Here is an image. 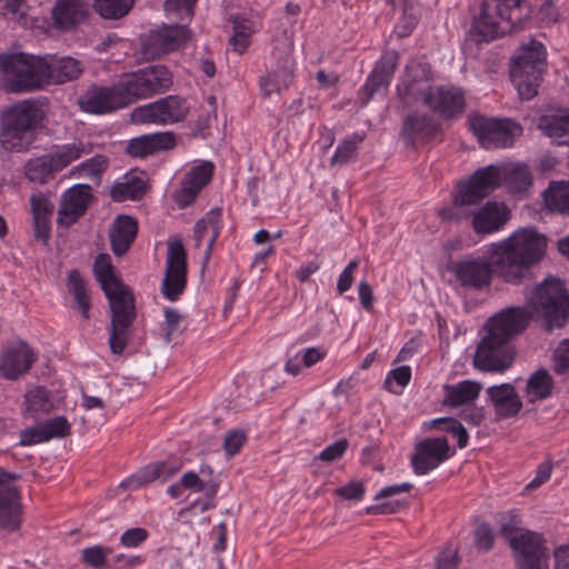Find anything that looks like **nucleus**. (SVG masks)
<instances>
[{"label": "nucleus", "mask_w": 569, "mask_h": 569, "mask_svg": "<svg viewBox=\"0 0 569 569\" xmlns=\"http://www.w3.org/2000/svg\"><path fill=\"white\" fill-rule=\"evenodd\" d=\"M547 238L532 227L515 231L510 237L488 247L481 256H466L450 270L457 284L467 291L480 292L491 286L492 277L518 286L531 279V268L547 250Z\"/></svg>", "instance_id": "obj_1"}, {"label": "nucleus", "mask_w": 569, "mask_h": 569, "mask_svg": "<svg viewBox=\"0 0 569 569\" xmlns=\"http://www.w3.org/2000/svg\"><path fill=\"white\" fill-rule=\"evenodd\" d=\"M501 184V174L496 166L478 169L471 177L457 186L451 204L442 208L439 216L448 222L472 218L476 233L487 234L500 230L510 219L509 209L501 202L488 201L476 207Z\"/></svg>", "instance_id": "obj_2"}, {"label": "nucleus", "mask_w": 569, "mask_h": 569, "mask_svg": "<svg viewBox=\"0 0 569 569\" xmlns=\"http://www.w3.org/2000/svg\"><path fill=\"white\" fill-rule=\"evenodd\" d=\"M93 272L109 301V348L113 355H121L132 336V323L137 316L133 295L114 274L108 253H99L96 257Z\"/></svg>", "instance_id": "obj_3"}, {"label": "nucleus", "mask_w": 569, "mask_h": 569, "mask_svg": "<svg viewBox=\"0 0 569 569\" xmlns=\"http://www.w3.org/2000/svg\"><path fill=\"white\" fill-rule=\"evenodd\" d=\"M523 307H508L506 313L516 322L523 319L521 330L527 329L532 320L547 332L561 329L569 319V291L563 281L548 277L533 289L526 291Z\"/></svg>", "instance_id": "obj_4"}, {"label": "nucleus", "mask_w": 569, "mask_h": 569, "mask_svg": "<svg viewBox=\"0 0 569 569\" xmlns=\"http://www.w3.org/2000/svg\"><path fill=\"white\" fill-rule=\"evenodd\" d=\"M518 323L506 313L505 310L489 318L486 323L487 335L479 342L473 366L483 372L502 373L513 362V349L510 340L522 332L523 319L518 318Z\"/></svg>", "instance_id": "obj_5"}, {"label": "nucleus", "mask_w": 569, "mask_h": 569, "mask_svg": "<svg viewBox=\"0 0 569 569\" xmlns=\"http://www.w3.org/2000/svg\"><path fill=\"white\" fill-rule=\"evenodd\" d=\"M49 74L47 56L0 53V78L9 92L27 93L40 90L48 86Z\"/></svg>", "instance_id": "obj_6"}, {"label": "nucleus", "mask_w": 569, "mask_h": 569, "mask_svg": "<svg viewBox=\"0 0 569 569\" xmlns=\"http://www.w3.org/2000/svg\"><path fill=\"white\" fill-rule=\"evenodd\" d=\"M522 0H485L473 30L480 41H491L523 28L527 14L522 12Z\"/></svg>", "instance_id": "obj_7"}, {"label": "nucleus", "mask_w": 569, "mask_h": 569, "mask_svg": "<svg viewBox=\"0 0 569 569\" xmlns=\"http://www.w3.org/2000/svg\"><path fill=\"white\" fill-rule=\"evenodd\" d=\"M546 49L535 39L523 44L510 66V78L521 99L529 100L538 92L546 69Z\"/></svg>", "instance_id": "obj_8"}, {"label": "nucleus", "mask_w": 569, "mask_h": 569, "mask_svg": "<svg viewBox=\"0 0 569 569\" xmlns=\"http://www.w3.org/2000/svg\"><path fill=\"white\" fill-rule=\"evenodd\" d=\"M116 84L126 107L167 91L172 86V73L167 67L156 64L126 73Z\"/></svg>", "instance_id": "obj_9"}, {"label": "nucleus", "mask_w": 569, "mask_h": 569, "mask_svg": "<svg viewBox=\"0 0 569 569\" xmlns=\"http://www.w3.org/2000/svg\"><path fill=\"white\" fill-rule=\"evenodd\" d=\"M469 128L485 149L511 147L521 127L510 119L498 120L483 116H470Z\"/></svg>", "instance_id": "obj_10"}, {"label": "nucleus", "mask_w": 569, "mask_h": 569, "mask_svg": "<svg viewBox=\"0 0 569 569\" xmlns=\"http://www.w3.org/2000/svg\"><path fill=\"white\" fill-rule=\"evenodd\" d=\"M189 106L178 96H167L154 102L137 107L131 112L133 123L171 124L186 118Z\"/></svg>", "instance_id": "obj_11"}, {"label": "nucleus", "mask_w": 569, "mask_h": 569, "mask_svg": "<svg viewBox=\"0 0 569 569\" xmlns=\"http://www.w3.org/2000/svg\"><path fill=\"white\" fill-rule=\"evenodd\" d=\"M430 66L417 59L410 60L405 69V74L397 86L399 98L406 103L426 102L430 99L432 91Z\"/></svg>", "instance_id": "obj_12"}, {"label": "nucleus", "mask_w": 569, "mask_h": 569, "mask_svg": "<svg viewBox=\"0 0 569 569\" xmlns=\"http://www.w3.org/2000/svg\"><path fill=\"white\" fill-rule=\"evenodd\" d=\"M187 284V253L179 239L168 243L166 272L162 280L163 296L174 301L183 292Z\"/></svg>", "instance_id": "obj_13"}, {"label": "nucleus", "mask_w": 569, "mask_h": 569, "mask_svg": "<svg viewBox=\"0 0 569 569\" xmlns=\"http://www.w3.org/2000/svg\"><path fill=\"white\" fill-rule=\"evenodd\" d=\"M44 102L39 99H24L6 106L0 111V122H7L26 133L32 132L42 126L46 118Z\"/></svg>", "instance_id": "obj_14"}, {"label": "nucleus", "mask_w": 569, "mask_h": 569, "mask_svg": "<svg viewBox=\"0 0 569 569\" xmlns=\"http://www.w3.org/2000/svg\"><path fill=\"white\" fill-rule=\"evenodd\" d=\"M518 569H547L548 549L541 535L521 530L518 539L511 540Z\"/></svg>", "instance_id": "obj_15"}, {"label": "nucleus", "mask_w": 569, "mask_h": 569, "mask_svg": "<svg viewBox=\"0 0 569 569\" xmlns=\"http://www.w3.org/2000/svg\"><path fill=\"white\" fill-rule=\"evenodd\" d=\"M18 476L0 469V528L16 531L21 525V498L18 489L10 483Z\"/></svg>", "instance_id": "obj_16"}, {"label": "nucleus", "mask_w": 569, "mask_h": 569, "mask_svg": "<svg viewBox=\"0 0 569 569\" xmlns=\"http://www.w3.org/2000/svg\"><path fill=\"white\" fill-rule=\"evenodd\" d=\"M447 438H426L415 447L411 465L417 475H426L450 457Z\"/></svg>", "instance_id": "obj_17"}, {"label": "nucleus", "mask_w": 569, "mask_h": 569, "mask_svg": "<svg viewBox=\"0 0 569 569\" xmlns=\"http://www.w3.org/2000/svg\"><path fill=\"white\" fill-rule=\"evenodd\" d=\"M82 111L92 114H103L124 107L117 84L89 87L78 100Z\"/></svg>", "instance_id": "obj_18"}, {"label": "nucleus", "mask_w": 569, "mask_h": 569, "mask_svg": "<svg viewBox=\"0 0 569 569\" xmlns=\"http://www.w3.org/2000/svg\"><path fill=\"white\" fill-rule=\"evenodd\" d=\"M91 199L89 184L80 183L68 189L62 196L58 210V224L69 228L76 223L86 213Z\"/></svg>", "instance_id": "obj_19"}, {"label": "nucleus", "mask_w": 569, "mask_h": 569, "mask_svg": "<svg viewBox=\"0 0 569 569\" xmlns=\"http://www.w3.org/2000/svg\"><path fill=\"white\" fill-rule=\"evenodd\" d=\"M189 38V29L184 24L172 23L151 32L144 42V50L152 57L166 54L179 49Z\"/></svg>", "instance_id": "obj_20"}, {"label": "nucleus", "mask_w": 569, "mask_h": 569, "mask_svg": "<svg viewBox=\"0 0 569 569\" xmlns=\"http://www.w3.org/2000/svg\"><path fill=\"white\" fill-rule=\"evenodd\" d=\"M213 170L212 162L203 161L187 172L181 188L174 193V201L179 208H187L196 200L202 188L211 180Z\"/></svg>", "instance_id": "obj_21"}, {"label": "nucleus", "mask_w": 569, "mask_h": 569, "mask_svg": "<svg viewBox=\"0 0 569 569\" xmlns=\"http://www.w3.org/2000/svg\"><path fill=\"white\" fill-rule=\"evenodd\" d=\"M398 61V52L388 51L376 63L363 87L366 96L365 100L362 101L363 104H367L375 93L388 88L397 69Z\"/></svg>", "instance_id": "obj_22"}, {"label": "nucleus", "mask_w": 569, "mask_h": 569, "mask_svg": "<svg viewBox=\"0 0 569 569\" xmlns=\"http://www.w3.org/2000/svg\"><path fill=\"white\" fill-rule=\"evenodd\" d=\"M88 13V0H58L52 8L53 26L61 31H71L87 19Z\"/></svg>", "instance_id": "obj_23"}, {"label": "nucleus", "mask_w": 569, "mask_h": 569, "mask_svg": "<svg viewBox=\"0 0 569 569\" xmlns=\"http://www.w3.org/2000/svg\"><path fill=\"white\" fill-rule=\"evenodd\" d=\"M36 359L33 350L21 342L0 357V375L6 379H17L30 369Z\"/></svg>", "instance_id": "obj_24"}, {"label": "nucleus", "mask_w": 569, "mask_h": 569, "mask_svg": "<svg viewBox=\"0 0 569 569\" xmlns=\"http://www.w3.org/2000/svg\"><path fill=\"white\" fill-rule=\"evenodd\" d=\"M293 79L295 60L287 54L278 61L277 67L271 72L260 78L261 96L268 99L273 92L281 93L292 84Z\"/></svg>", "instance_id": "obj_25"}, {"label": "nucleus", "mask_w": 569, "mask_h": 569, "mask_svg": "<svg viewBox=\"0 0 569 569\" xmlns=\"http://www.w3.org/2000/svg\"><path fill=\"white\" fill-rule=\"evenodd\" d=\"M487 395L500 419L515 417L522 408L521 399L511 383L491 386Z\"/></svg>", "instance_id": "obj_26"}, {"label": "nucleus", "mask_w": 569, "mask_h": 569, "mask_svg": "<svg viewBox=\"0 0 569 569\" xmlns=\"http://www.w3.org/2000/svg\"><path fill=\"white\" fill-rule=\"evenodd\" d=\"M426 106L445 118H456L465 111V96L460 89L438 87L433 89Z\"/></svg>", "instance_id": "obj_27"}, {"label": "nucleus", "mask_w": 569, "mask_h": 569, "mask_svg": "<svg viewBox=\"0 0 569 569\" xmlns=\"http://www.w3.org/2000/svg\"><path fill=\"white\" fill-rule=\"evenodd\" d=\"M174 146L176 136L172 132H156L130 140L127 152L132 157L144 158L157 151L172 149Z\"/></svg>", "instance_id": "obj_28"}, {"label": "nucleus", "mask_w": 569, "mask_h": 569, "mask_svg": "<svg viewBox=\"0 0 569 569\" xmlns=\"http://www.w3.org/2000/svg\"><path fill=\"white\" fill-rule=\"evenodd\" d=\"M138 233V221L126 214L118 216L110 229V242L112 252L117 257L123 256L133 241Z\"/></svg>", "instance_id": "obj_29"}, {"label": "nucleus", "mask_w": 569, "mask_h": 569, "mask_svg": "<svg viewBox=\"0 0 569 569\" xmlns=\"http://www.w3.org/2000/svg\"><path fill=\"white\" fill-rule=\"evenodd\" d=\"M67 290L71 296V309L80 312L84 321L90 320L91 290L89 282L78 270H71L67 278Z\"/></svg>", "instance_id": "obj_30"}, {"label": "nucleus", "mask_w": 569, "mask_h": 569, "mask_svg": "<svg viewBox=\"0 0 569 569\" xmlns=\"http://www.w3.org/2000/svg\"><path fill=\"white\" fill-rule=\"evenodd\" d=\"M442 405L450 408L469 407L479 397L482 385L475 380H463L455 385H443Z\"/></svg>", "instance_id": "obj_31"}, {"label": "nucleus", "mask_w": 569, "mask_h": 569, "mask_svg": "<svg viewBox=\"0 0 569 569\" xmlns=\"http://www.w3.org/2000/svg\"><path fill=\"white\" fill-rule=\"evenodd\" d=\"M93 152V144L89 141L73 140L72 142L54 147L48 154L56 172L62 171L73 161Z\"/></svg>", "instance_id": "obj_32"}, {"label": "nucleus", "mask_w": 569, "mask_h": 569, "mask_svg": "<svg viewBox=\"0 0 569 569\" xmlns=\"http://www.w3.org/2000/svg\"><path fill=\"white\" fill-rule=\"evenodd\" d=\"M49 67L48 84L66 83L77 80L83 72V64L80 60L64 56H47Z\"/></svg>", "instance_id": "obj_33"}, {"label": "nucleus", "mask_w": 569, "mask_h": 569, "mask_svg": "<svg viewBox=\"0 0 569 569\" xmlns=\"http://www.w3.org/2000/svg\"><path fill=\"white\" fill-rule=\"evenodd\" d=\"M438 131V123L432 117L412 112L407 116L402 126V137L407 144L432 137Z\"/></svg>", "instance_id": "obj_34"}, {"label": "nucleus", "mask_w": 569, "mask_h": 569, "mask_svg": "<svg viewBox=\"0 0 569 569\" xmlns=\"http://www.w3.org/2000/svg\"><path fill=\"white\" fill-rule=\"evenodd\" d=\"M146 192V183L142 178L127 176L123 181L117 182L110 191L113 201L139 200Z\"/></svg>", "instance_id": "obj_35"}, {"label": "nucleus", "mask_w": 569, "mask_h": 569, "mask_svg": "<svg viewBox=\"0 0 569 569\" xmlns=\"http://www.w3.org/2000/svg\"><path fill=\"white\" fill-rule=\"evenodd\" d=\"M553 389V379L545 368H540L529 377L526 392L529 402L548 398Z\"/></svg>", "instance_id": "obj_36"}, {"label": "nucleus", "mask_w": 569, "mask_h": 569, "mask_svg": "<svg viewBox=\"0 0 569 569\" xmlns=\"http://www.w3.org/2000/svg\"><path fill=\"white\" fill-rule=\"evenodd\" d=\"M539 129L550 138H561L569 132V109L543 114L539 120Z\"/></svg>", "instance_id": "obj_37"}, {"label": "nucleus", "mask_w": 569, "mask_h": 569, "mask_svg": "<svg viewBox=\"0 0 569 569\" xmlns=\"http://www.w3.org/2000/svg\"><path fill=\"white\" fill-rule=\"evenodd\" d=\"M543 200L550 211L569 214V182H551L543 191Z\"/></svg>", "instance_id": "obj_38"}, {"label": "nucleus", "mask_w": 569, "mask_h": 569, "mask_svg": "<svg viewBox=\"0 0 569 569\" xmlns=\"http://www.w3.org/2000/svg\"><path fill=\"white\" fill-rule=\"evenodd\" d=\"M24 131L11 128L7 122H0V146L10 152H21L28 149L31 141Z\"/></svg>", "instance_id": "obj_39"}, {"label": "nucleus", "mask_w": 569, "mask_h": 569, "mask_svg": "<svg viewBox=\"0 0 569 569\" xmlns=\"http://www.w3.org/2000/svg\"><path fill=\"white\" fill-rule=\"evenodd\" d=\"M24 169L27 179L37 183H46L56 173L48 153L30 159Z\"/></svg>", "instance_id": "obj_40"}, {"label": "nucleus", "mask_w": 569, "mask_h": 569, "mask_svg": "<svg viewBox=\"0 0 569 569\" xmlns=\"http://www.w3.org/2000/svg\"><path fill=\"white\" fill-rule=\"evenodd\" d=\"M134 0H93V9L103 19L118 20L132 9Z\"/></svg>", "instance_id": "obj_41"}, {"label": "nucleus", "mask_w": 569, "mask_h": 569, "mask_svg": "<svg viewBox=\"0 0 569 569\" xmlns=\"http://www.w3.org/2000/svg\"><path fill=\"white\" fill-rule=\"evenodd\" d=\"M365 140V134L352 133L343 139L337 147L331 164H347L357 158L358 144Z\"/></svg>", "instance_id": "obj_42"}, {"label": "nucleus", "mask_w": 569, "mask_h": 569, "mask_svg": "<svg viewBox=\"0 0 569 569\" xmlns=\"http://www.w3.org/2000/svg\"><path fill=\"white\" fill-rule=\"evenodd\" d=\"M166 466L163 463H151L134 475L129 477L127 480L121 482V487L129 489H137L143 485L150 483L161 478V472Z\"/></svg>", "instance_id": "obj_43"}, {"label": "nucleus", "mask_w": 569, "mask_h": 569, "mask_svg": "<svg viewBox=\"0 0 569 569\" xmlns=\"http://www.w3.org/2000/svg\"><path fill=\"white\" fill-rule=\"evenodd\" d=\"M108 168V158L103 154H96L81 162L71 170V174L78 178H99Z\"/></svg>", "instance_id": "obj_44"}, {"label": "nucleus", "mask_w": 569, "mask_h": 569, "mask_svg": "<svg viewBox=\"0 0 569 569\" xmlns=\"http://www.w3.org/2000/svg\"><path fill=\"white\" fill-rule=\"evenodd\" d=\"M431 423L433 427H437L457 437V445L459 448H465L468 445L469 435L459 420L445 417L437 418Z\"/></svg>", "instance_id": "obj_45"}, {"label": "nucleus", "mask_w": 569, "mask_h": 569, "mask_svg": "<svg viewBox=\"0 0 569 569\" xmlns=\"http://www.w3.org/2000/svg\"><path fill=\"white\" fill-rule=\"evenodd\" d=\"M499 172L501 174V180L503 178L507 179L510 184V188L515 192L526 191L531 184L530 174L526 167L516 166L511 168L509 171H501L499 169Z\"/></svg>", "instance_id": "obj_46"}, {"label": "nucleus", "mask_w": 569, "mask_h": 569, "mask_svg": "<svg viewBox=\"0 0 569 569\" xmlns=\"http://www.w3.org/2000/svg\"><path fill=\"white\" fill-rule=\"evenodd\" d=\"M197 0H167L164 11L171 19L180 21L190 20L193 16V7Z\"/></svg>", "instance_id": "obj_47"}, {"label": "nucleus", "mask_w": 569, "mask_h": 569, "mask_svg": "<svg viewBox=\"0 0 569 569\" xmlns=\"http://www.w3.org/2000/svg\"><path fill=\"white\" fill-rule=\"evenodd\" d=\"M221 216H222L221 208L216 207V208L211 209L209 212H207V214L203 218H201V221H204V224L211 231V237L208 241L207 249H206V256H204L206 261L209 260L213 244H214L217 238L219 237L220 229H221Z\"/></svg>", "instance_id": "obj_48"}, {"label": "nucleus", "mask_w": 569, "mask_h": 569, "mask_svg": "<svg viewBox=\"0 0 569 569\" xmlns=\"http://www.w3.org/2000/svg\"><path fill=\"white\" fill-rule=\"evenodd\" d=\"M27 409L30 412H48L51 408V402L48 397V392L44 388L38 387L30 390L26 395Z\"/></svg>", "instance_id": "obj_49"}, {"label": "nucleus", "mask_w": 569, "mask_h": 569, "mask_svg": "<svg viewBox=\"0 0 569 569\" xmlns=\"http://www.w3.org/2000/svg\"><path fill=\"white\" fill-rule=\"evenodd\" d=\"M110 552V548L92 546L82 550L81 558L87 566L94 569H102L107 566V556Z\"/></svg>", "instance_id": "obj_50"}, {"label": "nucleus", "mask_w": 569, "mask_h": 569, "mask_svg": "<svg viewBox=\"0 0 569 569\" xmlns=\"http://www.w3.org/2000/svg\"><path fill=\"white\" fill-rule=\"evenodd\" d=\"M30 206L32 217L51 219L54 204L44 193L38 192L31 194Z\"/></svg>", "instance_id": "obj_51"}, {"label": "nucleus", "mask_w": 569, "mask_h": 569, "mask_svg": "<svg viewBox=\"0 0 569 569\" xmlns=\"http://www.w3.org/2000/svg\"><path fill=\"white\" fill-rule=\"evenodd\" d=\"M181 485L189 490L196 492L206 491L209 496L217 492V485L214 482L206 483L196 472L189 471L181 477Z\"/></svg>", "instance_id": "obj_52"}, {"label": "nucleus", "mask_w": 569, "mask_h": 569, "mask_svg": "<svg viewBox=\"0 0 569 569\" xmlns=\"http://www.w3.org/2000/svg\"><path fill=\"white\" fill-rule=\"evenodd\" d=\"M26 0H6L2 16L8 20L17 21L22 26H27L29 21L26 13Z\"/></svg>", "instance_id": "obj_53"}, {"label": "nucleus", "mask_w": 569, "mask_h": 569, "mask_svg": "<svg viewBox=\"0 0 569 569\" xmlns=\"http://www.w3.org/2000/svg\"><path fill=\"white\" fill-rule=\"evenodd\" d=\"M182 320V316L177 309L166 308L164 309V333L163 340L166 343H169L173 336L180 335L182 330L180 329V322Z\"/></svg>", "instance_id": "obj_54"}, {"label": "nucleus", "mask_w": 569, "mask_h": 569, "mask_svg": "<svg viewBox=\"0 0 569 569\" xmlns=\"http://www.w3.org/2000/svg\"><path fill=\"white\" fill-rule=\"evenodd\" d=\"M251 30L243 21H233V34L230 38V44L233 47V50L242 53L249 43Z\"/></svg>", "instance_id": "obj_55"}, {"label": "nucleus", "mask_w": 569, "mask_h": 569, "mask_svg": "<svg viewBox=\"0 0 569 569\" xmlns=\"http://www.w3.org/2000/svg\"><path fill=\"white\" fill-rule=\"evenodd\" d=\"M41 427L46 432L48 440L52 438H62L67 436L70 431V425L68 420L62 416H58L48 420Z\"/></svg>", "instance_id": "obj_56"}, {"label": "nucleus", "mask_w": 569, "mask_h": 569, "mask_svg": "<svg viewBox=\"0 0 569 569\" xmlns=\"http://www.w3.org/2000/svg\"><path fill=\"white\" fill-rule=\"evenodd\" d=\"M553 369L558 375L569 371V339H563L553 351Z\"/></svg>", "instance_id": "obj_57"}, {"label": "nucleus", "mask_w": 569, "mask_h": 569, "mask_svg": "<svg viewBox=\"0 0 569 569\" xmlns=\"http://www.w3.org/2000/svg\"><path fill=\"white\" fill-rule=\"evenodd\" d=\"M149 532L144 528H130L121 535L120 543L126 548H137L147 540Z\"/></svg>", "instance_id": "obj_58"}, {"label": "nucleus", "mask_w": 569, "mask_h": 569, "mask_svg": "<svg viewBox=\"0 0 569 569\" xmlns=\"http://www.w3.org/2000/svg\"><path fill=\"white\" fill-rule=\"evenodd\" d=\"M349 442L347 439H340L327 446L318 456L321 461L332 462L341 458L347 451Z\"/></svg>", "instance_id": "obj_59"}, {"label": "nucleus", "mask_w": 569, "mask_h": 569, "mask_svg": "<svg viewBox=\"0 0 569 569\" xmlns=\"http://www.w3.org/2000/svg\"><path fill=\"white\" fill-rule=\"evenodd\" d=\"M459 556L456 549L450 547L441 550L436 557V568L435 569H457L459 565Z\"/></svg>", "instance_id": "obj_60"}, {"label": "nucleus", "mask_w": 569, "mask_h": 569, "mask_svg": "<svg viewBox=\"0 0 569 569\" xmlns=\"http://www.w3.org/2000/svg\"><path fill=\"white\" fill-rule=\"evenodd\" d=\"M246 442V433L241 430L230 431L223 440V449L227 455L234 456Z\"/></svg>", "instance_id": "obj_61"}, {"label": "nucleus", "mask_w": 569, "mask_h": 569, "mask_svg": "<svg viewBox=\"0 0 569 569\" xmlns=\"http://www.w3.org/2000/svg\"><path fill=\"white\" fill-rule=\"evenodd\" d=\"M359 267L357 260H351L339 276L337 290L340 295L347 292L353 283V274Z\"/></svg>", "instance_id": "obj_62"}, {"label": "nucleus", "mask_w": 569, "mask_h": 569, "mask_svg": "<svg viewBox=\"0 0 569 569\" xmlns=\"http://www.w3.org/2000/svg\"><path fill=\"white\" fill-rule=\"evenodd\" d=\"M475 541L479 549L488 551L493 546V533L487 523H480L475 530Z\"/></svg>", "instance_id": "obj_63"}, {"label": "nucleus", "mask_w": 569, "mask_h": 569, "mask_svg": "<svg viewBox=\"0 0 569 569\" xmlns=\"http://www.w3.org/2000/svg\"><path fill=\"white\" fill-rule=\"evenodd\" d=\"M44 441H48V437L43 431L42 427L39 426L21 431L19 445L32 446Z\"/></svg>", "instance_id": "obj_64"}]
</instances>
